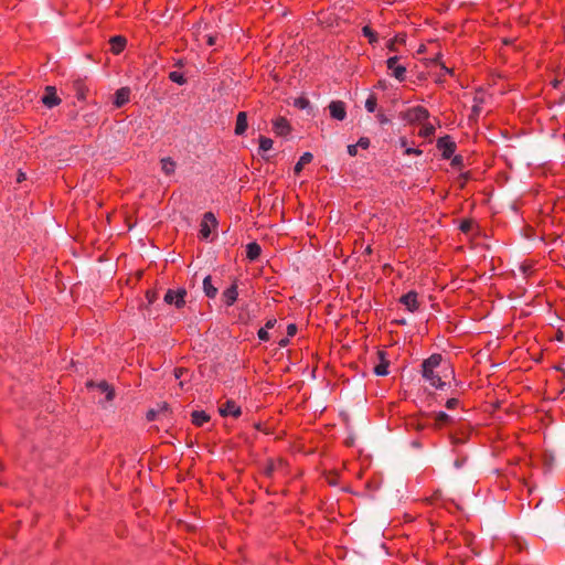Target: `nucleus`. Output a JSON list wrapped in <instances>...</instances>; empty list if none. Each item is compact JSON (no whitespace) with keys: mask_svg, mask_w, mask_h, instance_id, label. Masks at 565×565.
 Returning <instances> with one entry per match:
<instances>
[{"mask_svg":"<svg viewBox=\"0 0 565 565\" xmlns=\"http://www.w3.org/2000/svg\"><path fill=\"white\" fill-rule=\"evenodd\" d=\"M441 362V354L435 353L425 359L422 363L423 379L437 390H443L446 385L445 380L454 376L452 367Z\"/></svg>","mask_w":565,"mask_h":565,"instance_id":"f257e3e1","label":"nucleus"},{"mask_svg":"<svg viewBox=\"0 0 565 565\" xmlns=\"http://www.w3.org/2000/svg\"><path fill=\"white\" fill-rule=\"evenodd\" d=\"M217 226V220L212 212H206L200 223V238L209 239L214 230Z\"/></svg>","mask_w":565,"mask_h":565,"instance_id":"f03ea898","label":"nucleus"},{"mask_svg":"<svg viewBox=\"0 0 565 565\" xmlns=\"http://www.w3.org/2000/svg\"><path fill=\"white\" fill-rule=\"evenodd\" d=\"M185 296L186 290L183 288L180 289H169L164 295V302L168 305H174L175 308L181 309L185 306Z\"/></svg>","mask_w":565,"mask_h":565,"instance_id":"7ed1b4c3","label":"nucleus"},{"mask_svg":"<svg viewBox=\"0 0 565 565\" xmlns=\"http://www.w3.org/2000/svg\"><path fill=\"white\" fill-rule=\"evenodd\" d=\"M437 149L441 152L444 159H450L456 152L457 145L451 137L444 136L437 140Z\"/></svg>","mask_w":565,"mask_h":565,"instance_id":"20e7f679","label":"nucleus"},{"mask_svg":"<svg viewBox=\"0 0 565 565\" xmlns=\"http://www.w3.org/2000/svg\"><path fill=\"white\" fill-rule=\"evenodd\" d=\"M399 57L397 55L391 56L386 61L387 68L392 72L391 75L396 78L398 82H404L406 78V67L404 65H399Z\"/></svg>","mask_w":565,"mask_h":565,"instance_id":"39448f33","label":"nucleus"},{"mask_svg":"<svg viewBox=\"0 0 565 565\" xmlns=\"http://www.w3.org/2000/svg\"><path fill=\"white\" fill-rule=\"evenodd\" d=\"M328 108L332 119L342 121L347 118V106L344 102L332 100Z\"/></svg>","mask_w":565,"mask_h":565,"instance_id":"423d86ee","label":"nucleus"},{"mask_svg":"<svg viewBox=\"0 0 565 565\" xmlns=\"http://www.w3.org/2000/svg\"><path fill=\"white\" fill-rule=\"evenodd\" d=\"M429 117V111L423 106H415L409 108L406 114V118L411 122H423Z\"/></svg>","mask_w":565,"mask_h":565,"instance_id":"0eeeda50","label":"nucleus"},{"mask_svg":"<svg viewBox=\"0 0 565 565\" xmlns=\"http://www.w3.org/2000/svg\"><path fill=\"white\" fill-rule=\"evenodd\" d=\"M218 412L223 417L232 416L234 418L239 417L242 414L241 406H238L234 401H226L220 406Z\"/></svg>","mask_w":565,"mask_h":565,"instance_id":"6e6552de","label":"nucleus"},{"mask_svg":"<svg viewBox=\"0 0 565 565\" xmlns=\"http://www.w3.org/2000/svg\"><path fill=\"white\" fill-rule=\"evenodd\" d=\"M273 131L276 136L285 137L290 134L291 127L285 117H277L273 120Z\"/></svg>","mask_w":565,"mask_h":565,"instance_id":"1a4fd4ad","label":"nucleus"},{"mask_svg":"<svg viewBox=\"0 0 565 565\" xmlns=\"http://www.w3.org/2000/svg\"><path fill=\"white\" fill-rule=\"evenodd\" d=\"M399 302L404 305L409 312H415L419 308L417 292L414 290H411L407 294L403 295L399 299Z\"/></svg>","mask_w":565,"mask_h":565,"instance_id":"9d476101","label":"nucleus"},{"mask_svg":"<svg viewBox=\"0 0 565 565\" xmlns=\"http://www.w3.org/2000/svg\"><path fill=\"white\" fill-rule=\"evenodd\" d=\"M379 363L374 366L373 371L377 376H385L388 374L390 361L387 360L386 352L383 350L377 351Z\"/></svg>","mask_w":565,"mask_h":565,"instance_id":"9b49d317","label":"nucleus"},{"mask_svg":"<svg viewBox=\"0 0 565 565\" xmlns=\"http://www.w3.org/2000/svg\"><path fill=\"white\" fill-rule=\"evenodd\" d=\"M42 103L47 107V108H53L55 106H57L60 103H61V98L57 97L56 95V89L55 87L53 86H47L45 88V93L44 95L42 96Z\"/></svg>","mask_w":565,"mask_h":565,"instance_id":"f8f14e48","label":"nucleus"},{"mask_svg":"<svg viewBox=\"0 0 565 565\" xmlns=\"http://www.w3.org/2000/svg\"><path fill=\"white\" fill-rule=\"evenodd\" d=\"M238 297L237 285L234 282L222 292V301L226 307L233 306Z\"/></svg>","mask_w":565,"mask_h":565,"instance_id":"ddd939ff","label":"nucleus"},{"mask_svg":"<svg viewBox=\"0 0 565 565\" xmlns=\"http://www.w3.org/2000/svg\"><path fill=\"white\" fill-rule=\"evenodd\" d=\"M130 99V89L128 87H121L116 90L114 105L116 108H120L126 105Z\"/></svg>","mask_w":565,"mask_h":565,"instance_id":"4468645a","label":"nucleus"},{"mask_svg":"<svg viewBox=\"0 0 565 565\" xmlns=\"http://www.w3.org/2000/svg\"><path fill=\"white\" fill-rule=\"evenodd\" d=\"M247 127V115L245 111H239L236 117V125L234 130L235 135L243 136L246 132Z\"/></svg>","mask_w":565,"mask_h":565,"instance_id":"2eb2a0df","label":"nucleus"},{"mask_svg":"<svg viewBox=\"0 0 565 565\" xmlns=\"http://www.w3.org/2000/svg\"><path fill=\"white\" fill-rule=\"evenodd\" d=\"M161 170L167 175H173L177 169V162L171 157L160 159Z\"/></svg>","mask_w":565,"mask_h":565,"instance_id":"dca6fc26","label":"nucleus"},{"mask_svg":"<svg viewBox=\"0 0 565 565\" xmlns=\"http://www.w3.org/2000/svg\"><path fill=\"white\" fill-rule=\"evenodd\" d=\"M203 291L210 299H214L217 296L218 289L213 285L211 276H206L203 279Z\"/></svg>","mask_w":565,"mask_h":565,"instance_id":"f3484780","label":"nucleus"},{"mask_svg":"<svg viewBox=\"0 0 565 565\" xmlns=\"http://www.w3.org/2000/svg\"><path fill=\"white\" fill-rule=\"evenodd\" d=\"M110 50L114 54H119L126 46V39L121 35H116L110 39Z\"/></svg>","mask_w":565,"mask_h":565,"instance_id":"a211bd4d","label":"nucleus"},{"mask_svg":"<svg viewBox=\"0 0 565 565\" xmlns=\"http://www.w3.org/2000/svg\"><path fill=\"white\" fill-rule=\"evenodd\" d=\"M193 425L202 427L205 423L210 422V415L204 411H194L191 414Z\"/></svg>","mask_w":565,"mask_h":565,"instance_id":"6ab92c4d","label":"nucleus"},{"mask_svg":"<svg viewBox=\"0 0 565 565\" xmlns=\"http://www.w3.org/2000/svg\"><path fill=\"white\" fill-rule=\"evenodd\" d=\"M260 253L262 248L256 242H252L246 245V257L250 262L256 260L260 256Z\"/></svg>","mask_w":565,"mask_h":565,"instance_id":"aec40b11","label":"nucleus"},{"mask_svg":"<svg viewBox=\"0 0 565 565\" xmlns=\"http://www.w3.org/2000/svg\"><path fill=\"white\" fill-rule=\"evenodd\" d=\"M399 146L404 148V153L406 156H422L423 153V151L419 148L409 147L406 137L399 138Z\"/></svg>","mask_w":565,"mask_h":565,"instance_id":"412c9836","label":"nucleus"},{"mask_svg":"<svg viewBox=\"0 0 565 565\" xmlns=\"http://www.w3.org/2000/svg\"><path fill=\"white\" fill-rule=\"evenodd\" d=\"M313 159V156L312 153L310 152H305L298 160V162L296 163L295 168H294V171L296 174H299L301 172V170L303 169V167L308 163H310Z\"/></svg>","mask_w":565,"mask_h":565,"instance_id":"4be33fe9","label":"nucleus"},{"mask_svg":"<svg viewBox=\"0 0 565 565\" xmlns=\"http://www.w3.org/2000/svg\"><path fill=\"white\" fill-rule=\"evenodd\" d=\"M362 34L369 39V43L372 45L376 44L379 41L377 33L373 31L369 25H364L362 28Z\"/></svg>","mask_w":565,"mask_h":565,"instance_id":"5701e85b","label":"nucleus"},{"mask_svg":"<svg viewBox=\"0 0 565 565\" xmlns=\"http://www.w3.org/2000/svg\"><path fill=\"white\" fill-rule=\"evenodd\" d=\"M273 140L268 137L260 136L259 137V153H265L273 148Z\"/></svg>","mask_w":565,"mask_h":565,"instance_id":"b1692460","label":"nucleus"},{"mask_svg":"<svg viewBox=\"0 0 565 565\" xmlns=\"http://www.w3.org/2000/svg\"><path fill=\"white\" fill-rule=\"evenodd\" d=\"M96 387L102 392L106 394V399L111 401L114 398V390L107 384V382L102 381L98 384H96Z\"/></svg>","mask_w":565,"mask_h":565,"instance_id":"393cba45","label":"nucleus"},{"mask_svg":"<svg viewBox=\"0 0 565 565\" xmlns=\"http://www.w3.org/2000/svg\"><path fill=\"white\" fill-rule=\"evenodd\" d=\"M435 134V127L434 125L429 122L423 124L422 128L419 129L418 135L423 138H430Z\"/></svg>","mask_w":565,"mask_h":565,"instance_id":"a878e982","label":"nucleus"},{"mask_svg":"<svg viewBox=\"0 0 565 565\" xmlns=\"http://www.w3.org/2000/svg\"><path fill=\"white\" fill-rule=\"evenodd\" d=\"M169 79L179 85H184L186 83V79H185L183 73H180L177 71H172L169 73Z\"/></svg>","mask_w":565,"mask_h":565,"instance_id":"bb28decb","label":"nucleus"},{"mask_svg":"<svg viewBox=\"0 0 565 565\" xmlns=\"http://www.w3.org/2000/svg\"><path fill=\"white\" fill-rule=\"evenodd\" d=\"M377 107V98L374 94H371L365 100V109L369 113H374Z\"/></svg>","mask_w":565,"mask_h":565,"instance_id":"cd10ccee","label":"nucleus"},{"mask_svg":"<svg viewBox=\"0 0 565 565\" xmlns=\"http://www.w3.org/2000/svg\"><path fill=\"white\" fill-rule=\"evenodd\" d=\"M450 420V416L445 412H439L435 416L436 424L443 426L446 425Z\"/></svg>","mask_w":565,"mask_h":565,"instance_id":"c85d7f7f","label":"nucleus"},{"mask_svg":"<svg viewBox=\"0 0 565 565\" xmlns=\"http://www.w3.org/2000/svg\"><path fill=\"white\" fill-rule=\"evenodd\" d=\"M294 105L299 109H306L310 106V102L306 97H298L295 99Z\"/></svg>","mask_w":565,"mask_h":565,"instance_id":"c756f323","label":"nucleus"},{"mask_svg":"<svg viewBox=\"0 0 565 565\" xmlns=\"http://www.w3.org/2000/svg\"><path fill=\"white\" fill-rule=\"evenodd\" d=\"M481 103H482V99L479 98L478 96H475L473 98V105H472V115L473 116H479L480 113H481Z\"/></svg>","mask_w":565,"mask_h":565,"instance_id":"7c9ffc66","label":"nucleus"},{"mask_svg":"<svg viewBox=\"0 0 565 565\" xmlns=\"http://www.w3.org/2000/svg\"><path fill=\"white\" fill-rule=\"evenodd\" d=\"M450 159H451L450 164H451L452 168H455V169H461L462 168V166H463V158H462V156H460V154L455 156L454 154Z\"/></svg>","mask_w":565,"mask_h":565,"instance_id":"2f4dec72","label":"nucleus"},{"mask_svg":"<svg viewBox=\"0 0 565 565\" xmlns=\"http://www.w3.org/2000/svg\"><path fill=\"white\" fill-rule=\"evenodd\" d=\"M257 337L260 341H264V342H266L270 339L268 330L265 327H263L258 330Z\"/></svg>","mask_w":565,"mask_h":565,"instance_id":"473e14b6","label":"nucleus"},{"mask_svg":"<svg viewBox=\"0 0 565 565\" xmlns=\"http://www.w3.org/2000/svg\"><path fill=\"white\" fill-rule=\"evenodd\" d=\"M355 145L358 148L367 149L370 147V139L367 137H361Z\"/></svg>","mask_w":565,"mask_h":565,"instance_id":"72a5a7b5","label":"nucleus"},{"mask_svg":"<svg viewBox=\"0 0 565 565\" xmlns=\"http://www.w3.org/2000/svg\"><path fill=\"white\" fill-rule=\"evenodd\" d=\"M459 405V399L457 398H449L446 403V407L448 409H454Z\"/></svg>","mask_w":565,"mask_h":565,"instance_id":"f704fd0d","label":"nucleus"},{"mask_svg":"<svg viewBox=\"0 0 565 565\" xmlns=\"http://www.w3.org/2000/svg\"><path fill=\"white\" fill-rule=\"evenodd\" d=\"M217 43V36L216 35H206V44L209 46H213Z\"/></svg>","mask_w":565,"mask_h":565,"instance_id":"c9c22d12","label":"nucleus"},{"mask_svg":"<svg viewBox=\"0 0 565 565\" xmlns=\"http://www.w3.org/2000/svg\"><path fill=\"white\" fill-rule=\"evenodd\" d=\"M296 333H297V327H296V324L290 323V324L287 327V334H288V337H294Z\"/></svg>","mask_w":565,"mask_h":565,"instance_id":"e433bc0d","label":"nucleus"},{"mask_svg":"<svg viewBox=\"0 0 565 565\" xmlns=\"http://www.w3.org/2000/svg\"><path fill=\"white\" fill-rule=\"evenodd\" d=\"M348 153L351 157H355L358 154V147H356V145H349L348 146Z\"/></svg>","mask_w":565,"mask_h":565,"instance_id":"4c0bfd02","label":"nucleus"},{"mask_svg":"<svg viewBox=\"0 0 565 565\" xmlns=\"http://www.w3.org/2000/svg\"><path fill=\"white\" fill-rule=\"evenodd\" d=\"M440 66H441L443 75H450V76L454 75V70L452 68L447 67L443 63H440Z\"/></svg>","mask_w":565,"mask_h":565,"instance_id":"58836bf2","label":"nucleus"},{"mask_svg":"<svg viewBox=\"0 0 565 565\" xmlns=\"http://www.w3.org/2000/svg\"><path fill=\"white\" fill-rule=\"evenodd\" d=\"M276 323H277V320H276L275 318H270V319H268V320L266 321V323H265V328H266L267 330L273 329V328L276 326Z\"/></svg>","mask_w":565,"mask_h":565,"instance_id":"ea45409f","label":"nucleus"},{"mask_svg":"<svg viewBox=\"0 0 565 565\" xmlns=\"http://www.w3.org/2000/svg\"><path fill=\"white\" fill-rule=\"evenodd\" d=\"M157 413H158V412H157L156 409H150V411H148V413H147V419H148V420H150V422H151V420H154V419L157 418Z\"/></svg>","mask_w":565,"mask_h":565,"instance_id":"a19ab883","label":"nucleus"},{"mask_svg":"<svg viewBox=\"0 0 565 565\" xmlns=\"http://www.w3.org/2000/svg\"><path fill=\"white\" fill-rule=\"evenodd\" d=\"M469 228H470V223H469V222L465 221V222H462V223H461V225H460V230H461L462 232H468V231H469Z\"/></svg>","mask_w":565,"mask_h":565,"instance_id":"79ce46f5","label":"nucleus"},{"mask_svg":"<svg viewBox=\"0 0 565 565\" xmlns=\"http://www.w3.org/2000/svg\"><path fill=\"white\" fill-rule=\"evenodd\" d=\"M146 296H147V299H148V301L150 303H152L154 301V298H156V294L154 292L148 291Z\"/></svg>","mask_w":565,"mask_h":565,"instance_id":"37998d69","label":"nucleus"},{"mask_svg":"<svg viewBox=\"0 0 565 565\" xmlns=\"http://www.w3.org/2000/svg\"><path fill=\"white\" fill-rule=\"evenodd\" d=\"M77 98L78 99H85V92L83 89H78L77 92Z\"/></svg>","mask_w":565,"mask_h":565,"instance_id":"c03bdc74","label":"nucleus"},{"mask_svg":"<svg viewBox=\"0 0 565 565\" xmlns=\"http://www.w3.org/2000/svg\"><path fill=\"white\" fill-rule=\"evenodd\" d=\"M288 343H289L288 338L281 339V340L279 341V345H280V347H286Z\"/></svg>","mask_w":565,"mask_h":565,"instance_id":"a18cd8bd","label":"nucleus"},{"mask_svg":"<svg viewBox=\"0 0 565 565\" xmlns=\"http://www.w3.org/2000/svg\"><path fill=\"white\" fill-rule=\"evenodd\" d=\"M387 47H388L390 51H394L395 50L394 41H390Z\"/></svg>","mask_w":565,"mask_h":565,"instance_id":"49530a36","label":"nucleus"},{"mask_svg":"<svg viewBox=\"0 0 565 565\" xmlns=\"http://www.w3.org/2000/svg\"><path fill=\"white\" fill-rule=\"evenodd\" d=\"M463 461H465V459H463V460H461V461L456 460V461H455L456 467H457V468L461 467V466H462V463H463Z\"/></svg>","mask_w":565,"mask_h":565,"instance_id":"de8ad7c7","label":"nucleus"},{"mask_svg":"<svg viewBox=\"0 0 565 565\" xmlns=\"http://www.w3.org/2000/svg\"><path fill=\"white\" fill-rule=\"evenodd\" d=\"M174 65L178 66V67H182L183 66V61L179 60V61L175 62Z\"/></svg>","mask_w":565,"mask_h":565,"instance_id":"09e8293b","label":"nucleus"},{"mask_svg":"<svg viewBox=\"0 0 565 565\" xmlns=\"http://www.w3.org/2000/svg\"><path fill=\"white\" fill-rule=\"evenodd\" d=\"M380 121H381V122H385V121H386V119L384 118V116H383V115H381V117H380Z\"/></svg>","mask_w":565,"mask_h":565,"instance_id":"8fccbe9b","label":"nucleus"},{"mask_svg":"<svg viewBox=\"0 0 565 565\" xmlns=\"http://www.w3.org/2000/svg\"><path fill=\"white\" fill-rule=\"evenodd\" d=\"M161 408H162V409H167V408H168V405H167V404H163Z\"/></svg>","mask_w":565,"mask_h":565,"instance_id":"3c124183","label":"nucleus"},{"mask_svg":"<svg viewBox=\"0 0 565 565\" xmlns=\"http://www.w3.org/2000/svg\"><path fill=\"white\" fill-rule=\"evenodd\" d=\"M23 178H24V175L21 173L20 178H19V181H21V179H23Z\"/></svg>","mask_w":565,"mask_h":565,"instance_id":"603ef678","label":"nucleus"}]
</instances>
